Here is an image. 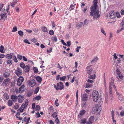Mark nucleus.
I'll use <instances>...</instances> for the list:
<instances>
[{
    "label": "nucleus",
    "mask_w": 124,
    "mask_h": 124,
    "mask_svg": "<svg viewBox=\"0 0 124 124\" xmlns=\"http://www.w3.org/2000/svg\"><path fill=\"white\" fill-rule=\"evenodd\" d=\"M95 5H93L91 6V9L92 10L90 12V15L91 16H93L94 19H97V18H99L100 15L99 14V11L98 10H96L97 5H96V7H95Z\"/></svg>",
    "instance_id": "nucleus-1"
},
{
    "label": "nucleus",
    "mask_w": 124,
    "mask_h": 124,
    "mask_svg": "<svg viewBox=\"0 0 124 124\" xmlns=\"http://www.w3.org/2000/svg\"><path fill=\"white\" fill-rule=\"evenodd\" d=\"M92 110L93 111V112L94 111L98 114L100 113L101 110V104H98L96 105H94L92 109Z\"/></svg>",
    "instance_id": "nucleus-2"
},
{
    "label": "nucleus",
    "mask_w": 124,
    "mask_h": 124,
    "mask_svg": "<svg viewBox=\"0 0 124 124\" xmlns=\"http://www.w3.org/2000/svg\"><path fill=\"white\" fill-rule=\"evenodd\" d=\"M93 99L95 102L97 101L99 99V94L98 92L96 91H93L92 94Z\"/></svg>",
    "instance_id": "nucleus-3"
},
{
    "label": "nucleus",
    "mask_w": 124,
    "mask_h": 124,
    "mask_svg": "<svg viewBox=\"0 0 124 124\" xmlns=\"http://www.w3.org/2000/svg\"><path fill=\"white\" fill-rule=\"evenodd\" d=\"M16 74L19 77L21 75L22 73V70L19 67L17 68L16 72H15Z\"/></svg>",
    "instance_id": "nucleus-4"
},
{
    "label": "nucleus",
    "mask_w": 124,
    "mask_h": 124,
    "mask_svg": "<svg viewBox=\"0 0 124 124\" xmlns=\"http://www.w3.org/2000/svg\"><path fill=\"white\" fill-rule=\"evenodd\" d=\"M91 66V65L89 66L86 67L87 73L89 75H90L91 74V73L93 69V68H90Z\"/></svg>",
    "instance_id": "nucleus-5"
},
{
    "label": "nucleus",
    "mask_w": 124,
    "mask_h": 124,
    "mask_svg": "<svg viewBox=\"0 0 124 124\" xmlns=\"http://www.w3.org/2000/svg\"><path fill=\"white\" fill-rule=\"evenodd\" d=\"M10 81V79L9 78H6L4 80L2 83V85L5 86H7L8 85Z\"/></svg>",
    "instance_id": "nucleus-6"
},
{
    "label": "nucleus",
    "mask_w": 124,
    "mask_h": 124,
    "mask_svg": "<svg viewBox=\"0 0 124 124\" xmlns=\"http://www.w3.org/2000/svg\"><path fill=\"white\" fill-rule=\"evenodd\" d=\"M119 14L118 13H116V14L115 13H114V11H113V12H112V13H109V15L111 18L113 19L115 18L116 16L115 15H117Z\"/></svg>",
    "instance_id": "nucleus-7"
},
{
    "label": "nucleus",
    "mask_w": 124,
    "mask_h": 124,
    "mask_svg": "<svg viewBox=\"0 0 124 124\" xmlns=\"http://www.w3.org/2000/svg\"><path fill=\"white\" fill-rule=\"evenodd\" d=\"M11 98L14 102H15L17 101L18 97L16 95H12L11 96Z\"/></svg>",
    "instance_id": "nucleus-8"
},
{
    "label": "nucleus",
    "mask_w": 124,
    "mask_h": 124,
    "mask_svg": "<svg viewBox=\"0 0 124 124\" xmlns=\"http://www.w3.org/2000/svg\"><path fill=\"white\" fill-rule=\"evenodd\" d=\"M18 97H19V98L18 99V102L20 103L22 102L24 100L23 96H21V95H19L18 96Z\"/></svg>",
    "instance_id": "nucleus-9"
},
{
    "label": "nucleus",
    "mask_w": 124,
    "mask_h": 124,
    "mask_svg": "<svg viewBox=\"0 0 124 124\" xmlns=\"http://www.w3.org/2000/svg\"><path fill=\"white\" fill-rule=\"evenodd\" d=\"M94 116H91L89 118L88 121L87 122V124H92L93 123V121L94 120Z\"/></svg>",
    "instance_id": "nucleus-10"
},
{
    "label": "nucleus",
    "mask_w": 124,
    "mask_h": 124,
    "mask_svg": "<svg viewBox=\"0 0 124 124\" xmlns=\"http://www.w3.org/2000/svg\"><path fill=\"white\" fill-rule=\"evenodd\" d=\"M82 100L84 101H85L88 98V95L86 94H83V96H82Z\"/></svg>",
    "instance_id": "nucleus-11"
},
{
    "label": "nucleus",
    "mask_w": 124,
    "mask_h": 124,
    "mask_svg": "<svg viewBox=\"0 0 124 124\" xmlns=\"http://www.w3.org/2000/svg\"><path fill=\"white\" fill-rule=\"evenodd\" d=\"M29 82L31 87L34 86L36 85L35 81L34 80H32L29 81Z\"/></svg>",
    "instance_id": "nucleus-12"
},
{
    "label": "nucleus",
    "mask_w": 124,
    "mask_h": 124,
    "mask_svg": "<svg viewBox=\"0 0 124 124\" xmlns=\"http://www.w3.org/2000/svg\"><path fill=\"white\" fill-rule=\"evenodd\" d=\"M116 94L118 95V97L119 100L120 101H122L123 100V98L122 97V95L121 94H120L117 92V91H116Z\"/></svg>",
    "instance_id": "nucleus-13"
},
{
    "label": "nucleus",
    "mask_w": 124,
    "mask_h": 124,
    "mask_svg": "<svg viewBox=\"0 0 124 124\" xmlns=\"http://www.w3.org/2000/svg\"><path fill=\"white\" fill-rule=\"evenodd\" d=\"M41 29L42 31L44 32H48L47 28L45 26H43L41 27Z\"/></svg>",
    "instance_id": "nucleus-14"
},
{
    "label": "nucleus",
    "mask_w": 124,
    "mask_h": 124,
    "mask_svg": "<svg viewBox=\"0 0 124 124\" xmlns=\"http://www.w3.org/2000/svg\"><path fill=\"white\" fill-rule=\"evenodd\" d=\"M36 79L37 81L39 83H41L42 80V78L39 76L36 77Z\"/></svg>",
    "instance_id": "nucleus-15"
},
{
    "label": "nucleus",
    "mask_w": 124,
    "mask_h": 124,
    "mask_svg": "<svg viewBox=\"0 0 124 124\" xmlns=\"http://www.w3.org/2000/svg\"><path fill=\"white\" fill-rule=\"evenodd\" d=\"M0 16H1V19H3L5 20V19L7 18V14L5 13L3 14H2L0 15Z\"/></svg>",
    "instance_id": "nucleus-16"
},
{
    "label": "nucleus",
    "mask_w": 124,
    "mask_h": 124,
    "mask_svg": "<svg viewBox=\"0 0 124 124\" xmlns=\"http://www.w3.org/2000/svg\"><path fill=\"white\" fill-rule=\"evenodd\" d=\"M11 54H13V53H10V54H8L6 55L5 56V57L7 58L8 59H12L13 57V56Z\"/></svg>",
    "instance_id": "nucleus-17"
},
{
    "label": "nucleus",
    "mask_w": 124,
    "mask_h": 124,
    "mask_svg": "<svg viewBox=\"0 0 124 124\" xmlns=\"http://www.w3.org/2000/svg\"><path fill=\"white\" fill-rule=\"evenodd\" d=\"M25 72H26L28 73L30 69V68L28 65H27L25 66Z\"/></svg>",
    "instance_id": "nucleus-18"
},
{
    "label": "nucleus",
    "mask_w": 124,
    "mask_h": 124,
    "mask_svg": "<svg viewBox=\"0 0 124 124\" xmlns=\"http://www.w3.org/2000/svg\"><path fill=\"white\" fill-rule=\"evenodd\" d=\"M9 75V73L6 71H5L4 73V76L5 78H7Z\"/></svg>",
    "instance_id": "nucleus-19"
},
{
    "label": "nucleus",
    "mask_w": 124,
    "mask_h": 124,
    "mask_svg": "<svg viewBox=\"0 0 124 124\" xmlns=\"http://www.w3.org/2000/svg\"><path fill=\"white\" fill-rule=\"evenodd\" d=\"M99 59L97 56L95 57L93 59V60L91 61V62L92 63L93 62H96Z\"/></svg>",
    "instance_id": "nucleus-20"
},
{
    "label": "nucleus",
    "mask_w": 124,
    "mask_h": 124,
    "mask_svg": "<svg viewBox=\"0 0 124 124\" xmlns=\"http://www.w3.org/2000/svg\"><path fill=\"white\" fill-rule=\"evenodd\" d=\"M4 48V47L3 46L1 45L0 47V52L3 53H4V51H3V50Z\"/></svg>",
    "instance_id": "nucleus-21"
},
{
    "label": "nucleus",
    "mask_w": 124,
    "mask_h": 124,
    "mask_svg": "<svg viewBox=\"0 0 124 124\" xmlns=\"http://www.w3.org/2000/svg\"><path fill=\"white\" fill-rule=\"evenodd\" d=\"M20 66L23 69H24L25 68V66L24 63L23 62H21L20 64Z\"/></svg>",
    "instance_id": "nucleus-22"
},
{
    "label": "nucleus",
    "mask_w": 124,
    "mask_h": 124,
    "mask_svg": "<svg viewBox=\"0 0 124 124\" xmlns=\"http://www.w3.org/2000/svg\"><path fill=\"white\" fill-rule=\"evenodd\" d=\"M17 80L21 81V82H23L24 80V78L23 77L21 76L18 78Z\"/></svg>",
    "instance_id": "nucleus-23"
},
{
    "label": "nucleus",
    "mask_w": 124,
    "mask_h": 124,
    "mask_svg": "<svg viewBox=\"0 0 124 124\" xmlns=\"http://www.w3.org/2000/svg\"><path fill=\"white\" fill-rule=\"evenodd\" d=\"M85 112L86 111L84 110L83 109L82 110H81L79 114L80 115H83L85 114Z\"/></svg>",
    "instance_id": "nucleus-24"
},
{
    "label": "nucleus",
    "mask_w": 124,
    "mask_h": 124,
    "mask_svg": "<svg viewBox=\"0 0 124 124\" xmlns=\"http://www.w3.org/2000/svg\"><path fill=\"white\" fill-rule=\"evenodd\" d=\"M4 97L7 99H8L9 98V96L8 94L5 93L4 94Z\"/></svg>",
    "instance_id": "nucleus-25"
},
{
    "label": "nucleus",
    "mask_w": 124,
    "mask_h": 124,
    "mask_svg": "<svg viewBox=\"0 0 124 124\" xmlns=\"http://www.w3.org/2000/svg\"><path fill=\"white\" fill-rule=\"evenodd\" d=\"M64 87V85H61L60 88H58V87H57L56 88V90H62V89H63Z\"/></svg>",
    "instance_id": "nucleus-26"
},
{
    "label": "nucleus",
    "mask_w": 124,
    "mask_h": 124,
    "mask_svg": "<svg viewBox=\"0 0 124 124\" xmlns=\"http://www.w3.org/2000/svg\"><path fill=\"white\" fill-rule=\"evenodd\" d=\"M13 104L12 101L11 100H9L8 102V105L9 106L12 105Z\"/></svg>",
    "instance_id": "nucleus-27"
},
{
    "label": "nucleus",
    "mask_w": 124,
    "mask_h": 124,
    "mask_svg": "<svg viewBox=\"0 0 124 124\" xmlns=\"http://www.w3.org/2000/svg\"><path fill=\"white\" fill-rule=\"evenodd\" d=\"M120 26L121 27H123V28L124 27V18L122 22L120 24Z\"/></svg>",
    "instance_id": "nucleus-28"
},
{
    "label": "nucleus",
    "mask_w": 124,
    "mask_h": 124,
    "mask_svg": "<svg viewBox=\"0 0 124 124\" xmlns=\"http://www.w3.org/2000/svg\"><path fill=\"white\" fill-rule=\"evenodd\" d=\"M39 89V87H37L35 89L34 91L35 94H36L38 93Z\"/></svg>",
    "instance_id": "nucleus-29"
},
{
    "label": "nucleus",
    "mask_w": 124,
    "mask_h": 124,
    "mask_svg": "<svg viewBox=\"0 0 124 124\" xmlns=\"http://www.w3.org/2000/svg\"><path fill=\"white\" fill-rule=\"evenodd\" d=\"M18 33L19 34L21 37H22L23 35V33L21 31H18Z\"/></svg>",
    "instance_id": "nucleus-30"
},
{
    "label": "nucleus",
    "mask_w": 124,
    "mask_h": 124,
    "mask_svg": "<svg viewBox=\"0 0 124 124\" xmlns=\"http://www.w3.org/2000/svg\"><path fill=\"white\" fill-rule=\"evenodd\" d=\"M19 107L18 104L17 103H16L15 105L14 106L13 108L14 109H18Z\"/></svg>",
    "instance_id": "nucleus-31"
},
{
    "label": "nucleus",
    "mask_w": 124,
    "mask_h": 124,
    "mask_svg": "<svg viewBox=\"0 0 124 124\" xmlns=\"http://www.w3.org/2000/svg\"><path fill=\"white\" fill-rule=\"evenodd\" d=\"M92 85L90 84L89 83H86V86L85 87L87 88H88L90 87H91L92 86Z\"/></svg>",
    "instance_id": "nucleus-32"
},
{
    "label": "nucleus",
    "mask_w": 124,
    "mask_h": 124,
    "mask_svg": "<svg viewBox=\"0 0 124 124\" xmlns=\"http://www.w3.org/2000/svg\"><path fill=\"white\" fill-rule=\"evenodd\" d=\"M17 58L18 59H19L20 60L22 59L23 56L21 55H20L19 54H17Z\"/></svg>",
    "instance_id": "nucleus-33"
},
{
    "label": "nucleus",
    "mask_w": 124,
    "mask_h": 124,
    "mask_svg": "<svg viewBox=\"0 0 124 124\" xmlns=\"http://www.w3.org/2000/svg\"><path fill=\"white\" fill-rule=\"evenodd\" d=\"M26 107L25 106V104L23 103L22 105L20 108V109H24V108Z\"/></svg>",
    "instance_id": "nucleus-34"
},
{
    "label": "nucleus",
    "mask_w": 124,
    "mask_h": 124,
    "mask_svg": "<svg viewBox=\"0 0 124 124\" xmlns=\"http://www.w3.org/2000/svg\"><path fill=\"white\" fill-rule=\"evenodd\" d=\"M33 70L34 71V72L35 73H38V70L37 68L36 67L33 68Z\"/></svg>",
    "instance_id": "nucleus-35"
},
{
    "label": "nucleus",
    "mask_w": 124,
    "mask_h": 124,
    "mask_svg": "<svg viewBox=\"0 0 124 124\" xmlns=\"http://www.w3.org/2000/svg\"><path fill=\"white\" fill-rule=\"evenodd\" d=\"M40 107L39 105H36L35 108L36 110L39 111L40 109Z\"/></svg>",
    "instance_id": "nucleus-36"
},
{
    "label": "nucleus",
    "mask_w": 124,
    "mask_h": 124,
    "mask_svg": "<svg viewBox=\"0 0 124 124\" xmlns=\"http://www.w3.org/2000/svg\"><path fill=\"white\" fill-rule=\"evenodd\" d=\"M98 0H94L93 3V5H95V7H96V5H97L98 2Z\"/></svg>",
    "instance_id": "nucleus-37"
},
{
    "label": "nucleus",
    "mask_w": 124,
    "mask_h": 124,
    "mask_svg": "<svg viewBox=\"0 0 124 124\" xmlns=\"http://www.w3.org/2000/svg\"><path fill=\"white\" fill-rule=\"evenodd\" d=\"M41 98L40 96L38 95L35 97V99L37 100H39L41 99Z\"/></svg>",
    "instance_id": "nucleus-38"
},
{
    "label": "nucleus",
    "mask_w": 124,
    "mask_h": 124,
    "mask_svg": "<svg viewBox=\"0 0 124 124\" xmlns=\"http://www.w3.org/2000/svg\"><path fill=\"white\" fill-rule=\"evenodd\" d=\"M13 59L14 60V61L16 62V63L18 61L16 56H13Z\"/></svg>",
    "instance_id": "nucleus-39"
},
{
    "label": "nucleus",
    "mask_w": 124,
    "mask_h": 124,
    "mask_svg": "<svg viewBox=\"0 0 124 124\" xmlns=\"http://www.w3.org/2000/svg\"><path fill=\"white\" fill-rule=\"evenodd\" d=\"M66 77L65 76H63L62 77H60V80L62 81H64Z\"/></svg>",
    "instance_id": "nucleus-40"
},
{
    "label": "nucleus",
    "mask_w": 124,
    "mask_h": 124,
    "mask_svg": "<svg viewBox=\"0 0 124 124\" xmlns=\"http://www.w3.org/2000/svg\"><path fill=\"white\" fill-rule=\"evenodd\" d=\"M86 119H81V122L83 124L85 123H86Z\"/></svg>",
    "instance_id": "nucleus-41"
},
{
    "label": "nucleus",
    "mask_w": 124,
    "mask_h": 124,
    "mask_svg": "<svg viewBox=\"0 0 124 124\" xmlns=\"http://www.w3.org/2000/svg\"><path fill=\"white\" fill-rule=\"evenodd\" d=\"M49 33L50 35H52L54 34V32L53 30H51L49 31Z\"/></svg>",
    "instance_id": "nucleus-42"
},
{
    "label": "nucleus",
    "mask_w": 124,
    "mask_h": 124,
    "mask_svg": "<svg viewBox=\"0 0 124 124\" xmlns=\"http://www.w3.org/2000/svg\"><path fill=\"white\" fill-rule=\"evenodd\" d=\"M52 115L54 118H55L57 116V113L56 112H54Z\"/></svg>",
    "instance_id": "nucleus-43"
},
{
    "label": "nucleus",
    "mask_w": 124,
    "mask_h": 124,
    "mask_svg": "<svg viewBox=\"0 0 124 124\" xmlns=\"http://www.w3.org/2000/svg\"><path fill=\"white\" fill-rule=\"evenodd\" d=\"M7 63L8 64H11L12 63V61L11 60H8L7 61Z\"/></svg>",
    "instance_id": "nucleus-44"
},
{
    "label": "nucleus",
    "mask_w": 124,
    "mask_h": 124,
    "mask_svg": "<svg viewBox=\"0 0 124 124\" xmlns=\"http://www.w3.org/2000/svg\"><path fill=\"white\" fill-rule=\"evenodd\" d=\"M13 30L12 31L14 32L16 31H17V28L16 27L14 26L13 27Z\"/></svg>",
    "instance_id": "nucleus-45"
},
{
    "label": "nucleus",
    "mask_w": 124,
    "mask_h": 124,
    "mask_svg": "<svg viewBox=\"0 0 124 124\" xmlns=\"http://www.w3.org/2000/svg\"><path fill=\"white\" fill-rule=\"evenodd\" d=\"M111 83H112L114 87V88L116 92V90H117L116 89V86L115 85H114V82H113V81H111Z\"/></svg>",
    "instance_id": "nucleus-46"
},
{
    "label": "nucleus",
    "mask_w": 124,
    "mask_h": 124,
    "mask_svg": "<svg viewBox=\"0 0 124 124\" xmlns=\"http://www.w3.org/2000/svg\"><path fill=\"white\" fill-rule=\"evenodd\" d=\"M67 43V46L68 47H69L71 45V42L70 41H68Z\"/></svg>",
    "instance_id": "nucleus-47"
},
{
    "label": "nucleus",
    "mask_w": 124,
    "mask_h": 124,
    "mask_svg": "<svg viewBox=\"0 0 124 124\" xmlns=\"http://www.w3.org/2000/svg\"><path fill=\"white\" fill-rule=\"evenodd\" d=\"M25 106L26 107H27L28 103V101L27 99H26L25 101Z\"/></svg>",
    "instance_id": "nucleus-48"
},
{
    "label": "nucleus",
    "mask_w": 124,
    "mask_h": 124,
    "mask_svg": "<svg viewBox=\"0 0 124 124\" xmlns=\"http://www.w3.org/2000/svg\"><path fill=\"white\" fill-rule=\"evenodd\" d=\"M55 122H56L57 124H59L60 121L58 117L57 118L55 121Z\"/></svg>",
    "instance_id": "nucleus-49"
},
{
    "label": "nucleus",
    "mask_w": 124,
    "mask_h": 124,
    "mask_svg": "<svg viewBox=\"0 0 124 124\" xmlns=\"http://www.w3.org/2000/svg\"><path fill=\"white\" fill-rule=\"evenodd\" d=\"M78 23L79 25V27H81L83 24V22H80Z\"/></svg>",
    "instance_id": "nucleus-50"
},
{
    "label": "nucleus",
    "mask_w": 124,
    "mask_h": 124,
    "mask_svg": "<svg viewBox=\"0 0 124 124\" xmlns=\"http://www.w3.org/2000/svg\"><path fill=\"white\" fill-rule=\"evenodd\" d=\"M55 104L56 106H58L59 105L58 100L57 99H56L55 102Z\"/></svg>",
    "instance_id": "nucleus-51"
},
{
    "label": "nucleus",
    "mask_w": 124,
    "mask_h": 124,
    "mask_svg": "<svg viewBox=\"0 0 124 124\" xmlns=\"http://www.w3.org/2000/svg\"><path fill=\"white\" fill-rule=\"evenodd\" d=\"M23 41L24 42L26 43H27L28 44H31V43H30L29 42V41L27 39H24L23 40Z\"/></svg>",
    "instance_id": "nucleus-52"
},
{
    "label": "nucleus",
    "mask_w": 124,
    "mask_h": 124,
    "mask_svg": "<svg viewBox=\"0 0 124 124\" xmlns=\"http://www.w3.org/2000/svg\"><path fill=\"white\" fill-rule=\"evenodd\" d=\"M24 91V90L23 88H21L20 89V88H19V92L20 93H21L23 92Z\"/></svg>",
    "instance_id": "nucleus-53"
},
{
    "label": "nucleus",
    "mask_w": 124,
    "mask_h": 124,
    "mask_svg": "<svg viewBox=\"0 0 124 124\" xmlns=\"http://www.w3.org/2000/svg\"><path fill=\"white\" fill-rule=\"evenodd\" d=\"M22 82H21V81L17 80V85L19 86H20L21 85Z\"/></svg>",
    "instance_id": "nucleus-54"
},
{
    "label": "nucleus",
    "mask_w": 124,
    "mask_h": 124,
    "mask_svg": "<svg viewBox=\"0 0 124 124\" xmlns=\"http://www.w3.org/2000/svg\"><path fill=\"white\" fill-rule=\"evenodd\" d=\"M114 111H113V110H112L111 111V115L112 119H113V118H114Z\"/></svg>",
    "instance_id": "nucleus-55"
},
{
    "label": "nucleus",
    "mask_w": 124,
    "mask_h": 124,
    "mask_svg": "<svg viewBox=\"0 0 124 124\" xmlns=\"http://www.w3.org/2000/svg\"><path fill=\"white\" fill-rule=\"evenodd\" d=\"M88 23V21L87 19H85L84 21V24H87Z\"/></svg>",
    "instance_id": "nucleus-56"
},
{
    "label": "nucleus",
    "mask_w": 124,
    "mask_h": 124,
    "mask_svg": "<svg viewBox=\"0 0 124 124\" xmlns=\"http://www.w3.org/2000/svg\"><path fill=\"white\" fill-rule=\"evenodd\" d=\"M61 42L65 46H67V44L65 43L63 39L61 40Z\"/></svg>",
    "instance_id": "nucleus-57"
},
{
    "label": "nucleus",
    "mask_w": 124,
    "mask_h": 124,
    "mask_svg": "<svg viewBox=\"0 0 124 124\" xmlns=\"http://www.w3.org/2000/svg\"><path fill=\"white\" fill-rule=\"evenodd\" d=\"M121 29L119 30H117V33H119L121 31L123 30L124 28L123 27H121Z\"/></svg>",
    "instance_id": "nucleus-58"
},
{
    "label": "nucleus",
    "mask_w": 124,
    "mask_h": 124,
    "mask_svg": "<svg viewBox=\"0 0 124 124\" xmlns=\"http://www.w3.org/2000/svg\"><path fill=\"white\" fill-rule=\"evenodd\" d=\"M120 115L121 116H124V111H122L120 113Z\"/></svg>",
    "instance_id": "nucleus-59"
},
{
    "label": "nucleus",
    "mask_w": 124,
    "mask_h": 124,
    "mask_svg": "<svg viewBox=\"0 0 124 124\" xmlns=\"http://www.w3.org/2000/svg\"><path fill=\"white\" fill-rule=\"evenodd\" d=\"M31 41L35 43L37 42V40L35 38H33L31 40Z\"/></svg>",
    "instance_id": "nucleus-60"
},
{
    "label": "nucleus",
    "mask_w": 124,
    "mask_h": 124,
    "mask_svg": "<svg viewBox=\"0 0 124 124\" xmlns=\"http://www.w3.org/2000/svg\"><path fill=\"white\" fill-rule=\"evenodd\" d=\"M93 81L89 79H88L87 81V82H88L90 83H93Z\"/></svg>",
    "instance_id": "nucleus-61"
},
{
    "label": "nucleus",
    "mask_w": 124,
    "mask_h": 124,
    "mask_svg": "<svg viewBox=\"0 0 124 124\" xmlns=\"http://www.w3.org/2000/svg\"><path fill=\"white\" fill-rule=\"evenodd\" d=\"M88 78L90 79H94V77L93 78V75H91L88 77Z\"/></svg>",
    "instance_id": "nucleus-62"
},
{
    "label": "nucleus",
    "mask_w": 124,
    "mask_h": 124,
    "mask_svg": "<svg viewBox=\"0 0 124 124\" xmlns=\"http://www.w3.org/2000/svg\"><path fill=\"white\" fill-rule=\"evenodd\" d=\"M17 2V0H13L12 3L14 4L15 5L16 4Z\"/></svg>",
    "instance_id": "nucleus-63"
},
{
    "label": "nucleus",
    "mask_w": 124,
    "mask_h": 124,
    "mask_svg": "<svg viewBox=\"0 0 124 124\" xmlns=\"http://www.w3.org/2000/svg\"><path fill=\"white\" fill-rule=\"evenodd\" d=\"M74 7L72 5H71L70 7V9L71 10H73L74 9Z\"/></svg>",
    "instance_id": "nucleus-64"
}]
</instances>
